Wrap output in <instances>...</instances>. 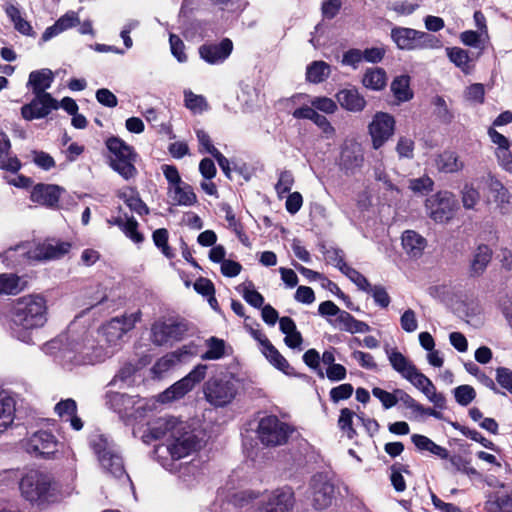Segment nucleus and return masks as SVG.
<instances>
[{
	"instance_id": "nucleus-56",
	"label": "nucleus",
	"mask_w": 512,
	"mask_h": 512,
	"mask_svg": "<svg viewBox=\"0 0 512 512\" xmlns=\"http://www.w3.org/2000/svg\"><path fill=\"white\" fill-rule=\"evenodd\" d=\"M353 386L349 383L341 384L332 388L329 392L331 401L338 403L341 400L350 398L353 394Z\"/></svg>"
},
{
	"instance_id": "nucleus-11",
	"label": "nucleus",
	"mask_w": 512,
	"mask_h": 512,
	"mask_svg": "<svg viewBox=\"0 0 512 512\" xmlns=\"http://www.w3.org/2000/svg\"><path fill=\"white\" fill-rule=\"evenodd\" d=\"M188 328L183 321L168 319L156 321L151 327V341L158 346L183 338Z\"/></svg>"
},
{
	"instance_id": "nucleus-10",
	"label": "nucleus",
	"mask_w": 512,
	"mask_h": 512,
	"mask_svg": "<svg viewBox=\"0 0 512 512\" xmlns=\"http://www.w3.org/2000/svg\"><path fill=\"white\" fill-rule=\"evenodd\" d=\"M207 365H197L188 375L180 379L159 395V401L167 403L183 397L194 386L201 382L206 375Z\"/></svg>"
},
{
	"instance_id": "nucleus-17",
	"label": "nucleus",
	"mask_w": 512,
	"mask_h": 512,
	"mask_svg": "<svg viewBox=\"0 0 512 512\" xmlns=\"http://www.w3.org/2000/svg\"><path fill=\"white\" fill-rule=\"evenodd\" d=\"M141 402L139 396H132L120 392H108L106 405L121 416H133L134 410L142 408L137 405Z\"/></svg>"
},
{
	"instance_id": "nucleus-13",
	"label": "nucleus",
	"mask_w": 512,
	"mask_h": 512,
	"mask_svg": "<svg viewBox=\"0 0 512 512\" xmlns=\"http://www.w3.org/2000/svg\"><path fill=\"white\" fill-rule=\"evenodd\" d=\"M295 503L294 492L289 487L279 488L265 496L258 512H292Z\"/></svg>"
},
{
	"instance_id": "nucleus-28",
	"label": "nucleus",
	"mask_w": 512,
	"mask_h": 512,
	"mask_svg": "<svg viewBox=\"0 0 512 512\" xmlns=\"http://www.w3.org/2000/svg\"><path fill=\"white\" fill-rule=\"evenodd\" d=\"M427 245V241L419 233L406 230L402 234V246L411 257H420Z\"/></svg>"
},
{
	"instance_id": "nucleus-19",
	"label": "nucleus",
	"mask_w": 512,
	"mask_h": 512,
	"mask_svg": "<svg viewBox=\"0 0 512 512\" xmlns=\"http://www.w3.org/2000/svg\"><path fill=\"white\" fill-rule=\"evenodd\" d=\"M54 81V74L50 69L44 68L32 71L29 74L27 87H31L34 95H39L48 100L53 97L46 90L49 89Z\"/></svg>"
},
{
	"instance_id": "nucleus-50",
	"label": "nucleus",
	"mask_w": 512,
	"mask_h": 512,
	"mask_svg": "<svg viewBox=\"0 0 512 512\" xmlns=\"http://www.w3.org/2000/svg\"><path fill=\"white\" fill-rule=\"evenodd\" d=\"M342 273L345 274L359 289L365 292L370 289L371 284L367 278L356 269L348 265H343Z\"/></svg>"
},
{
	"instance_id": "nucleus-47",
	"label": "nucleus",
	"mask_w": 512,
	"mask_h": 512,
	"mask_svg": "<svg viewBox=\"0 0 512 512\" xmlns=\"http://www.w3.org/2000/svg\"><path fill=\"white\" fill-rule=\"evenodd\" d=\"M90 445L94 452L97 454L98 459L105 453H112L115 450L113 444L102 434H95L91 436Z\"/></svg>"
},
{
	"instance_id": "nucleus-63",
	"label": "nucleus",
	"mask_w": 512,
	"mask_h": 512,
	"mask_svg": "<svg viewBox=\"0 0 512 512\" xmlns=\"http://www.w3.org/2000/svg\"><path fill=\"white\" fill-rule=\"evenodd\" d=\"M311 105L326 114H332L337 110L336 102L328 97H315L312 99Z\"/></svg>"
},
{
	"instance_id": "nucleus-36",
	"label": "nucleus",
	"mask_w": 512,
	"mask_h": 512,
	"mask_svg": "<svg viewBox=\"0 0 512 512\" xmlns=\"http://www.w3.org/2000/svg\"><path fill=\"white\" fill-rule=\"evenodd\" d=\"M435 166L440 172L454 173L463 168V163L455 152L444 151L435 158Z\"/></svg>"
},
{
	"instance_id": "nucleus-1",
	"label": "nucleus",
	"mask_w": 512,
	"mask_h": 512,
	"mask_svg": "<svg viewBox=\"0 0 512 512\" xmlns=\"http://www.w3.org/2000/svg\"><path fill=\"white\" fill-rule=\"evenodd\" d=\"M150 432L155 439H165V443L155 449L159 458L165 459L169 455L173 461L180 460L198 451L202 445L195 431L186 422L174 417L159 418Z\"/></svg>"
},
{
	"instance_id": "nucleus-48",
	"label": "nucleus",
	"mask_w": 512,
	"mask_h": 512,
	"mask_svg": "<svg viewBox=\"0 0 512 512\" xmlns=\"http://www.w3.org/2000/svg\"><path fill=\"white\" fill-rule=\"evenodd\" d=\"M489 512H512V494L498 496L495 501L486 503Z\"/></svg>"
},
{
	"instance_id": "nucleus-24",
	"label": "nucleus",
	"mask_w": 512,
	"mask_h": 512,
	"mask_svg": "<svg viewBox=\"0 0 512 512\" xmlns=\"http://www.w3.org/2000/svg\"><path fill=\"white\" fill-rule=\"evenodd\" d=\"M364 162V156L358 145L345 147L340 155V167L347 174L353 173L360 168Z\"/></svg>"
},
{
	"instance_id": "nucleus-27",
	"label": "nucleus",
	"mask_w": 512,
	"mask_h": 512,
	"mask_svg": "<svg viewBox=\"0 0 512 512\" xmlns=\"http://www.w3.org/2000/svg\"><path fill=\"white\" fill-rule=\"evenodd\" d=\"M102 468L115 478H124L130 482V478L125 471L123 460L121 456L116 452L105 453L98 459Z\"/></svg>"
},
{
	"instance_id": "nucleus-8",
	"label": "nucleus",
	"mask_w": 512,
	"mask_h": 512,
	"mask_svg": "<svg viewBox=\"0 0 512 512\" xmlns=\"http://www.w3.org/2000/svg\"><path fill=\"white\" fill-rule=\"evenodd\" d=\"M391 38L402 50L433 48L437 43L436 38L429 33L404 27L393 28Z\"/></svg>"
},
{
	"instance_id": "nucleus-14",
	"label": "nucleus",
	"mask_w": 512,
	"mask_h": 512,
	"mask_svg": "<svg viewBox=\"0 0 512 512\" xmlns=\"http://www.w3.org/2000/svg\"><path fill=\"white\" fill-rule=\"evenodd\" d=\"M395 128L394 118L384 112H378L374 115L369 124V134L372 138L374 149H379L393 135Z\"/></svg>"
},
{
	"instance_id": "nucleus-37",
	"label": "nucleus",
	"mask_w": 512,
	"mask_h": 512,
	"mask_svg": "<svg viewBox=\"0 0 512 512\" xmlns=\"http://www.w3.org/2000/svg\"><path fill=\"white\" fill-rule=\"evenodd\" d=\"M26 287V281L13 273L0 274V294L16 295Z\"/></svg>"
},
{
	"instance_id": "nucleus-33",
	"label": "nucleus",
	"mask_w": 512,
	"mask_h": 512,
	"mask_svg": "<svg viewBox=\"0 0 512 512\" xmlns=\"http://www.w3.org/2000/svg\"><path fill=\"white\" fill-rule=\"evenodd\" d=\"M386 353L392 368L404 379L410 376L411 371H414L416 366L397 349H386Z\"/></svg>"
},
{
	"instance_id": "nucleus-60",
	"label": "nucleus",
	"mask_w": 512,
	"mask_h": 512,
	"mask_svg": "<svg viewBox=\"0 0 512 512\" xmlns=\"http://www.w3.org/2000/svg\"><path fill=\"white\" fill-rule=\"evenodd\" d=\"M31 156L32 161L43 170H50L55 166L53 157L44 151L33 150Z\"/></svg>"
},
{
	"instance_id": "nucleus-21",
	"label": "nucleus",
	"mask_w": 512,
	"mask_h": 512,
	"mask_svg": "<svg viewBox=\"0 0 512 512\" xmlns=\"http://www.w3.org/2000/svg\"><path fill=\"white\" fill-rule=\"evenodd\" d=\"M335 97L340 106L350 112H361L367 104L356 87L342 89Z\"/></svg>"
},
{
	"instance_id": "nucleus-35",
	"label": "nucleus",
	"mask_w": 512,
	"mask_h": 512,
	"mask_svg": "<svg viewBox=\"0 0 512 512\" xmlns=\"http://www.w3.org/2000/svg\"><path fill=\"white\" fill-rule=\"evenodd\" d=\"M4 10L7 17L13 23L16 31L25 36L34 35L31 24L22 17L21 11L17 6L13 4H6Z\"/></svg>"
},
{
	"instance_id": "nucleus-51",
	"label": "nucleus",
	"mask_w": 512,
	"mask_h": 512,
	"mask_svg": "<svg viewBox=\"0 0 512 512\" xmlns=\"http://www.w3.org/2000/svg\"><path fill=\"white\" fill-rule=\"evenodd\" d=\"M454 397L459 405L467 406L475 399L476 392L470 385H460L454 389Z\"/></svg>"
},
{
	"instance_id": "nucleus-18",
	"label": "nucleus",
	"mask_w": 512,
	"mask_h": 512,
	"mask_svg": "<svg viewBox=\"0 0 512 512\" xmlns=\"http://www.w3.org/2000/svg\"><path fill=\"white\" fill-rule=\"evenodd\" d=\"M57 446L58 441L51 432L38 431L28 439L26 449L30 453L49 457L57 451Z\"/></svg>"
},
{
	"instance_id": "nucleus-40",
	"label": "nucleus",
	"mask_w": 512,
	"mask_h": 512,
	"mask_svg": "<svg viewBox=\"0 0 512 512\" xmlns=\"http://www.w3.org/2000/svg\"><path fill=\"white\" fill-rule=\"evenodd\" d=\"M119 198L122 199L125 204L134 212L139 215L149 213L147 205L142 201L138 192L133 188H128L119 192Z\"/></svg>"
},
{
	"instance_id": "nucleus-45",
	"label": "nucleus",
	"mask_w": 512,
	"mask_h": 512,
	"mask_svg": "<svg viewBox=\"0 0 512 512\" xmlns=\"http://www.w3.org/2000/svg\"><path fill=\"white\" fill-rule=\"evenodd\" d=\"M207 351L201 355L202 360H218L225 355V342L217 337L206 340Z\"/></svg>"
},
{
	"instance_id": "nucleus-55",
	"label": "nucleus",
	"mask_w": 512,
	"mask_h": 512,
	"mask_svg": "<svg viewBox=\"0 0 512 512\" xmlns=\"http://www.w3.org/2000/svg\"><path fill=\"white\" fill-rule=\"evenodd\" d=\"M294 184V177L290 171H282L279 175L278 182L275 185L276 192L279 197L289 193Z\"/></svg>"
},
{
	"instance_id": "nucleus-20",
	"label": "nucleus",
	"mask_w": 512,
	"mask_h": 512,
	"mask_svg": "<svg viewBox=\"0 0 512 512\" xmlns=\"http://www.w3.org/2000/svg\"><path fill=\"white\" fill-rule=\"evenodd\" d=\"M71 245L68 242H60V241H47L42 244H39L33 255H30V258H35L38 260H51L57 259L64 256L68 253Z\"/></svg>"
},
{
	"instance_id": "nucleus-53",
	"label": "nucleus",
	"mask_w": 512,
	"mask_h": 512,
	"mask_svg": "<svg viewBox=\"0 0 512 512\" xmlns=\"http://www.w3.org/2000/svg\"><path fill=\"white\" fill-rule=\"evenodd\" d=\"M153 241L155 245L161 249L162 253L168 257L172 258L173 253L171 248L168 245V231L165 228L157 229L153 232Z\"/></svg>"
},
{
	"instance_id": "nucleus-52",
	"label": "nucleus",
	"mask_w": 512,
	"mask_h": 512,
	"mask_svg": "<svg viewBox=\"0 0 512 512\" xmlns=\"http://www.w3.org/2000/svg\"><path fill=\"white\" fill-rule=\"evenodd\" d=\"M452 467L457 471L461 472L463 474H466L468 476H479V473L477 470L471 466V463L469 460L463 458L460 455H454L450 457L449 459Z\"/></svg>"
},
{
	"instance_id": "nucleus-41",
	"label": "nucleus",
	"mask_w": 512,
	"mask_h": 512,
	"mask_svg": "<svg viewBox=\"0 0 512 512\" xmlns=\"http://www.w3.org/2000/svg\"><path fill=\"white\" fill-rule=\"evenodd\" d=\"M331 73L330 65L324 61H314L308 65L306 70V79L311 83H321L325 81Z\"/></svg>"
},
{
	"instance_id": "nucleus-57",
	"label": "nucleus",
	"mask_w": 512,
	"mask_h": 512,
	"mask_svg": "<svg viewBox=\"0 0 512 512\" xmlns=\"http://www.w3.org/2000/svg\"><path fill=\"white\" fill-rule=\"evenodd\" d=\"M171 53L181 63L187 61V55L185 53L184 42L175 34H170L169 37Z\"/></svg>"
},
{
	"instance_id": "nucleus-30",
	"label": "nucleus",
	"mask_w": 512,
	"mask_h": 512,
	"mask_svg": "<svg viewBox=\"0 0 512 512\" xmlns=\"http://www.w3.org/2000/svg\"><path fill=\"white\" fill-rule=\"evenodd\" d=\"M15 400L7 391H0V433L14 421Z\"/></svg>"
},
{
	"instance_id": "nucleus-64",
	"label": "nucleus",
	"mask_w": 512,
	"mask_h": 512,
	"mask_svg": "<svg viewBox=\"0 0 512 512\" xmlns=\"http://www.w3.org/2000/svg\"><path fill=\"white\" fill-rule=\"evenodd\" d=\"M434 104L436 106V115L443 123H451L454 116L452 112L449 110L446 101L444 98L437 96L434 100Z\"/></svg>"
},
{
	"instance_id": "nucleus-9",
	"label": "nucleus",
	"mask_w": 512,
	"mask_h": 512,
	"mask_svg": "<svg viewBox=\"0 0 512 512\" xmlns=\"http://www.w3.org/2000/svg\"><path fill=\"white\" fill-rule=\"evenodd\" d=\"M141 312L137 311L129 315L112 318L101 327L100 333L109 347L120 344L123 336L135 327L140 320Z\"/></svg>"
},
{
	"instance_id": "nucleus-59",
	"label": "nucleus",
	"mask_w": 512,
	"mask_h": 512,
	"mask_svg": "<svg viewBox=\"0 0 512 512\" xmlns=\"http://www.w3.org/2000/svg\"><path fill=\"white\" fill-rule=\"evenodd\" d=\"M304 363L317 372V375L324 378V372L320 368V355L316 349H309L303 355Z\"/></svg>"
},
{
	"instance_id": "nucleus-6",
	"label": "nucleus",
	"mask_w": 512,
	"mask_h": 512,
	"mask_svg": "<svg viewBox=\"0 0 512 512\" xmlns=\"http://www.w3.org/2000/svg\"><path fill=\"white\" fill-rule=\"evenodd\" d=\"M292 432L293 429L275 415L261 418L257 427V437L267 447L286 444Z\"/></svg>"
},
{
	"instance_id": "nucleus-46",
	"label": "nucleus",
	"mask_w": 512,
	"mask_h": 512,
	"mask_svg": "<svg viewBox=\"0 0 512 512\" xmlns=\"http://www.w3.org/2000/svg\"><path fill=\"white\" fill-rule=\"evenodd\" d=\"M185 106L193 113H202L208 110L209 105L202 95L194 94L190 90L184 91Z\"/></svg>"
},
{
	"instance_id": "nucleus-4",
	"label": "nucleus",
	"mask_w": 512,
	"mask_h": 512,
	"mask_svg": "<svg viewBox=\"0 0 512 512\" xmlns=\"http://www.w3.org/2000/svg\"><path fill=\"white\" fill-rule=\"evenodd\" d=\"M113 352L99 345L91 335L73 339L70 346L63 351V359L75 365H94L103 362Z\"/></svg>"
},
{
	"instance_id": "nucleus-29",
	"label": "nucleus",
	"mask_w": 512,
	"mask_h": 512,
	"mask_svg": "<svg viewBox=\"0 0 512 512\" xmlns=\"http://www.w3.org/2000/svg\"><path fill=\"white\" fill-rule=\"evenodd\" d=\"M492 258V250L487 245H479L470 263V275L478 277L484 273Z\"/></svg>"
},
{
	"instance_id": "nucleus-31",
	"label": "nucleus",
	"mask_w": 512,
	"mask_h": 512,
	"mask_svg": "<svg viewBox=\"0 0 512 512\" xmlns=\"http://www.w3.org/2000/svg\"><path fill=\"white\" fill-rule=\"evenodd\" d=\"M279 326L282 333L286 336L284 338L285 344L292 349L300 348L303 338L301 333L297 330L294 320L288 316L279 319Z\"/></svg>"
},
{
	"instance_id": "nucleus-39",
	"label": "nucleus",
	"mask_w": 512,
	"mask_h": 512,
	"mask_svg": "<svg viewBox=\"0 0 512 512\" xmlns=\"http://www.w3.org/2000/svg\"><path fill=\"white\" fill-rule=\"evenodd\" d=\"M136 158L137 154L122 159H111L110 166L125 180H129L137 175Z\"/></svg>"
},
{
	"instance_id": "nucleus-5",
	"label": "nucleus",
	"mask_w": 512,
	"mask_h": 512,
	"mask_svg": "<svg viewBox=\"0 0 512 512\" xmlns=\"http://www.w3.org/2000/svg\"><path fill=\"white\" fill-rule=\"evenodd\" d=\"M238 388L227 374L210 377L203 386L206 401L214 407H224L236 397Z\"/></svg>"
},
{
	"instance_id": "nucleus-15",
	"label": "nucleus",
	"mask_w": 512,
	"mask_h": 512,
	"mask_svg": "<svg viewBox=\"0 0 512 512\" xmlns=\"http://www.w3.org/2000/svg\"><path fill=\"white\" fill-rule=\"evenodd\" d=\"M58 108L59 102L54 97L48 100L39 95H34V98L29 103L21 107V116L27 121L42 119Z\"/></svg>"
},
{
	"instance_id": "nucleus-62",
	"label": "nucleus",
	"mask_w": 512,
	"mask_h": 512,
	"mask_svg": "<svg viewBox=\"0 0 512 512\" xmlns=\"http://www.w3.org/2000/svg\"><path fill=\"white\" fill-rule=\"evenodd\" d=\"M480 199L479 192L470 185H465L462 190V203L464 208L472 209Z\"/></svg>"
},
{
	"instance_id": "nucleus-42",
	"label": "nucleus",
	"mask_w": 512,
	"mask_h": 512,
	"mask_svg": "<svg viewBox=\"0 0 512 512\" xmlns=\"http://www.w3.org/2000/svg\"><path fill=\"white\" fill-rule=\"evenodd\" d=\"M391 91L398 101H408L413 93L410 89V78L407 75L396 77L391 83Z\"/></svg>"
},
{
	"instance_id": "nucleus-12",
	"label": "nucleus",
	"mask_w": 512,
	"mask_h": 512,
	"mask_svg": "<svg viewBox=\"0 0 512 512\" xmlns=\"http://www.w3.org/2000/svg\"><path fill=\"white\" fill-rule=\"evenodd\" d=\"M334 484L324 474H316L310 481L309 498L313 507L323 510L332 504L334 499Z\"/></svg>"
},
{
	"instance_id": "nucleus-34",
	"label": "nucleus",
	"mask_w": 512,
	"mask_h": 512,
	"mask_svg": "<svg viewBox=\"0 0 512 512\" xmlns=\"http://www.w3.org/2000/svg\"><path fill=\"white\" fill-rule=\"evenodd\" d=\"M262 353L266 357V359L278 370L283 373L289 375L290 365L288 361L280 354V352L273 346V344L269 341V339L263 340V348Z\"/></svg>"
},
{
	"instance_id": "nucleus-54",
	"label": "nucleus",
	"mask_w": 512,
	"mask_h": 512,
	"mask_svg": "<svg viewBox=\"0 0 512 512\" xmlns=\"http://www.w3.org/2000/svg\"><path fill=\"white\" fill-rule=\"evenodd\" d=\"M433 185V180L428 176H422L409 181V188L415 193H428L432 191Z\"/></svg>"
},
{
	"instance_id": "nucleus-61",
	"label": "nucleus",
	"mask_w": 512,
	"mask_h": 512,
	"mask_svg": "<svg viewBox=\"0 0 512 512\" xmlns=\"http://www.w3.org/2000/svg\"><path fill=\"white\" fill-rule=\"evenodd\" d=\"M243 298L247 303L255 308L263 307L264 297L254 289L253 284L250 283L243 290Z\"/></svg>"
},
{
	"instance_id": "nucleus-25",
	"label": "nucleus",
	"mask_w": 512,
	"mask_h": 512,
	"mask_svg": "<svg viewBox=\"0 0 512 512\" xmlns=\"http://www.w3.org/2000/svg\"><path fill=\"white\" fill-rule=\"evenodd\" d=\"M55 413L61 417L62 419H65L66 421L70 422L71 427L79 431L83 427V422L80 417L77 416V404L75 400L68 398L65 400H61L55 405Z\"/></svg>"
},
{
	"instance_id": "nucleus-22",
	"label": "nucleus",
	"mask_w": 512,
	"mask_h": 512,
	"mask_svg": "<svg viewBox=\"0 0 512 512\" xmlns=\"http://www.w3.org/2000/svg\"><path fill=\"white\" fill-rule=\"evenodd\" d=\"M329 322L334 328L351 334L370 331V326L367 323L357 320L345 310H341L339 315L334 320H329Z\"/></svg>"
},
{
	"instance_id": "nucleus-16",
	"label": "nucleus",
	"mask_w": 512,
	"mask_h": 512,
	"mask_svg": "<svg viewBox=\"0 0 512 512\" xmlns=\"http://www.w3.org/2000/svg\"><path fill=\"white\" fill-rule=\"evenodd\" d=\"M233 43L229 38H224L220 43L206 42L199 47V55L208 64L224 62L232 53Z\"/></svg>"
},
{
	"instance_id": "nucleus-3",
	"label": "nucleus",
	"mask_w": 512,
	"mask_h": 512,
	"mask_svg": "<svg viewBox=\"0 0 512 512\" xmlns=\"http://www.w3.org/2000/svg\"><path fill=\"white\" fill-rule=\"evenodd\" d=\"M21 495L38 506L56 501L58 489L52 477L40 470H30L19 483Z\"/></svg>"
},
{
	"instance_id": "nucleus-2",
	"label": "nucleus",
	"mask_w": 512,
	"mask_h": 512,
	"mask_svg": "<svg viewBox=\"0 0 512 512\" xmlns=\"http://www.w3.org/2000/svg\"><path fill=\"white\" fill-rule=\"evenodd\" d=\"M47 302L39 294H30L14 301L11 309V330L14 337L30 343L31 331L47 322Z\"/></svg>"
},
{
	"instance_id": "nucleus-43",
	"label": "nucleus",
	"mask_w": 512,
	"mask_h": 512,
	"mask_svg": "<svg viewBox=\"0 0 512 512\" xmlns=\"http://www.w3.org/2000/svg\"><path fill=\"white\" fill-rule=\"evenodd\" d=\"M107 149L113 154L112 159H122L136 154L133 147L118 137H110L106 140Z\"/></svg>"
},
{
	"instance_id": "nucleus-44",
	"label": "nucleus",
	"mask_w": 512,
	"mask_h": 512,
	"mask_svg": "<svg viewBox=\"0 0 512 512\" xmlns=\"http://www.w3.org/2000/svg\"><path fill=\"white\" fill-rule=\"evenodd\" d=\"M172 198L179 205L190 206L193 205L197 198L191 186L187 184H178L170 190Z\"/></svg>"
},
{
	"instance_id": "nucleus-58",
	"label": "nucleus",
	"mask_w": 512,
	"mask_h": 512,
	"mask_svg": "<svg viewBox=\"0 0 512 512\" xmlns=\"http://www.w3.org/2000/svg\"><path fill=\"white\" fill-rule=\"evenodd\" d=\"M370 293L377 305L382 308H386L390 304V296L387 293L386 289L381 285H370V289L366 291Z\"/></svg>"
},
{
	"instance_id": "nucleus-23",
	"label": "nucleus",
	"mask_w": 512,
	"mask_h": 512,
	"mask_svg": "<svg viewBox=\"0 0 512 512\" xmlns=\"http://www.w3.org/2000/svg\"><path fill=\"white\" fill-rule=\"evenodd\" d=\"M62 189L57 185L52 184H37L31 193V200L33 202L53 207L60 198Z\"/></svg>"
},
{
	"instance_id": "nucleus-7",
	"label": "nucleus",
	"mask_w": 512,
	"mask_h": 512,
	"mask_svg": "<svg viewBox=\"0 0 512 512\" xmlns=\"http://www.w3.org/2000/svg\"><path fill=\"white\" fill-rule=\"evenodd\" d=\"M458 203L455 195L449 191H440L426 199L428 216L437 223L448 222L454 217Z\"/></svg>"
},
{
	"instance_id": "nucleus-32",
	"label": "nucleus",
	"mask_w": 512,
	"mask_h": 512,
	"mask_svg": "<svg viewBox=\"0 0 512 512\" xmlns=\"http://www.w3.org/2000/svg\"><path fill=\"white\" fill-rule=\"evenodd\" d=\"M362 84L365 88L380 91L387 84V75L384 69L380 67L368 68L363 77Z\"/></svg>"
},
{
	"instance_id": "nucleus-49",
	"label": "nucleus",
	"mask_w": 512,
	"mask_h": 512,
	"mask_svg": "<svg viewBox=\"0 0 512 512\" xmlns=\"http://www.w3.org/2000/svg\"><path fill=\"white\" fill-rule=\"evenodd\" d=\"M354 416V412L348 408H343L340 411V416L338 419L339 428L346 433L349 439L354 438L356 435V430L353 428L352 419Z\"/></svg>"
},
{
	"instance_id": "nucleus-38",
	"label": "nucleus",
	"mask_w": 512,
	"mask_h": 512,
	"mask_svg": "<svg viewBox=\"0 0 512 512\" xmlns=\"http://www.w3.org/2000/svg\"><path fill=\"white\" fill-rule=\"evenodd\" d=\"M411 440L420 451H429L441 459H447L449 457V452L446 448L434 443L424 435L414 434Z\"/></svg>"
},
{
	"instance_id": "nucleus-26",
	"label": "nucleus",
	"mask_w": 512,
	"mask_h": 512,
	"mask_svg": "<svg viewBox=\"0 0 512 512\" xmlns=\"http://www.w3.org/2000/svg\"><path fill=\"white\" fill-rule=\"evenodd\" d=\"M0 168L12 173L21 168L19 159L11 155V142L4 132H0Z\"/></svg>"
}]
</instances>
